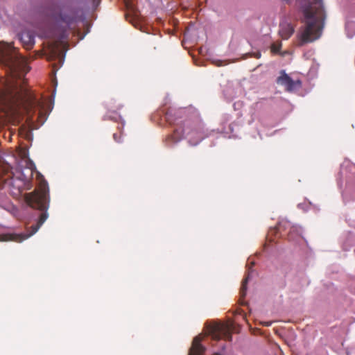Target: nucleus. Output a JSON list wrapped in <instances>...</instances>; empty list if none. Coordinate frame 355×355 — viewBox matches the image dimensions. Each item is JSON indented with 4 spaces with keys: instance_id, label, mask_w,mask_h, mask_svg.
Instances as JSON below:
<instances>
[{
    "instance_id": "a211bd4d",
    "label": "nucleus",
    "mask_w": 355,
    "mask_h": 355,
    "mask_svg": "<svg viewBox=\"0 0 355 355\" xmlns=\"http://www.w3.org/2000/svg\"><path fill=\"white\" fill-rule=\"evenodd\" d=\"M268 100L266 98H264L261 101H259V102H257L255 103L254 104V106L258 108V107H261L262 103L264 102V101H267Z\"/></svg>"
},
{
    "instance_id": "a878e982",
    "label": "nucleus",
    "mask_w": 355,
    "mask_h": 355,
    "mask_svg": "<svg viewBox=\"0 0 355 355\" xmlns=\"http://www.w3.org/2000/svg\"><path fill=\"white\" fill-rule=\"evenodd\" d=\"M121 107H122V105H121L116 106V108L118 110L121 109Z\"/></svg>"
},
{
    "instance_id": "f03ea898",
    "label": "nucleus",
    "mask_w": 355,
    "mask_h": 355,
    "mask_svg": "<svg viewBox=\"0 0 355 355\" xmlns=\"http://www.w3.org/2000/svg\"><path fill=\"white\" fill-rule=\"evenodd\" d=\"M33 168L35 169V166L33 163H31L29 176L25 174L24 168L22 167L16 168L12 177L6 182L10 194L15 198L21 199L32 209L31 219L34 223L28 228L26 233L19 235V241H22L35 234L49 217L47 211L50 198L47 182H44L40 191L26 193L33 187L31 180Z\"/></svg>"
},
{
    "instance_id": "c85d7f7f",
    "label": "nucleus",
    "mask_w": 355,
    "mask_h": 355,
    "mask_svg": "<svg viewBox=\"0 0 355 355\" xmlns=\"http://www.w3.org/2000/svg\"><path fill=\"white\" fill-rule=\"evenodd\" d=\"M96 0H94V1L95 2Z\"/></svg>"
},
{
    "instance_id": "6ab92c4d",
    "label": "nucleus",
    "mask_w": 355,
    "mask_h": 355,
    "mask_svg": "<svg viewBox=\"0 0 355 355\" xmlns=\"http://www.w3.org/2000/svg\"><path fill=\"white\" fill-rule=\"evenodd\" d=\"M212 338L215 340H220L221 337L220 335L216 333H214L212 335Z\"/></svg>"
},
{
    "instance_id": "7ed1b4c3",
    "label": "nucleus",
    "mask_w": 355,
    "mask_h": 355,
    "mask_svg": "<svg viewBox=\"0 0 355 355\" xmlns=\"http://www.w3.org/2000/svg\"><path fill=\"white\" fill-rule=\"evenodd\" d=\"M51 17L55 22L64 23L65 26L60 28L58 38L66 40L68 37L67 29L70 28L73 23L83 21L85 17L81 18L80 13L81 8L75 6L73 0H64L60 6H51L49 8Z\"/></svg>"
},
{
    "instance_id": "bb28decb",
    "label": "nucleus",
    "mask_w": 355,
    "mask_h": 355,
    "mask_svg": "<svg viewBox=\"0 0 355 355\" xmlns=\"http://www.w3.org/2000/svg\"><path fill=\"white\" fill-rule=\"evenodd\" d=\"M272 50H273L274 51H277V49H276L274 46H273V48H272Z\"/></svg>"
},
{
    "instance_id": "0eeeda50",
    "label": "nucleus",
    "mask_w": 355,
    "mask_h": 355,
    "mask_svg": "<svg viewBox=\"0 0 355 355\" xmlns=\"http://www.w3.org/2000/svg\"><path fill=\"white\" fill-rule=\"evenodd\" d=\"M19 40L28 47H32L35 42V34L32 30L24 29L17 34Z\"/></svg>"
},
{
    "instance_id": "aec40b11",
    "label": "nucleus",
    "mask_w": 355,
    "mask_h": 355,
    "mask_svg": "<svg viewBox=\"0 0 355 355\" xmlns=\"http://www.w3.org/2000/svg\"><path fill=\"white\" fill-rule=\"evenodd\" d=\"M241 102H240V101H238V102H236V103H234V109H236V107H237V105H241Z\"/></svg>"
},
{
    "instance_id": "b1692460",
    "label": "nucleus",
    "mask_w": 355,
    "mask_h": 355,
    "mask_svg": "<svg viewBox=\"0 0 355 355\" xmlns=\"http://www.w3.org/2000/svg\"><path fill=\"white\" fill-rule=\"evenodd\" d=\"M282 1H283V2H284V3H287V4H288V3H291V0H282Z\"/></svg>"
},
{
    "instance_id": "39448f33",
    "label": "nucleus",
    "mask_w": 355,
    "mask_h": 355,
    "mask_svg": "<svg viewBox=\"0 0 355 355\" xmlns=\"http://www.w3.org/2000/svg\"><path fill=\"white\" fill-rule=\"evenodd\" d=\"M279 233L282 236L287 235L288 240L290 241L297 242L302 239L303 230L300 226L293 225L288 220L282 219L276 227L270 228L268 239L272 242L271 236Z\"/></svg>"
},
{
    "instance_id": "393cba45",
    "label": "nucleus",
    "mask_w": 355,
    "mask_h": 355,
    "mask_svg": "<svg viewBox=\"0 0 355 355\" xmlns=\"http://www.w3.org/2000/svg\"><path fill=\"white\" fill-rule=\"evenodd\" d=\"M225 345H223L222 347H221V349H222V352H224L225 350Z\"/></svg>"
},
{
    "instance_id": "cd10ccee",
    "label": "nucleus",
    "mask_w": 355,
    "mask_h": 355,
    "mask_svg": "<svg viewBox=\"0 0 355 355\" xmlns=\"http://www.w3.org/2000/svg\"><path fill=\"white\" fill-rule=\"evenodd\" d=\"M228 337H229L230 338H232L231 335H230V334H228Z\"/></svg>"
},
{
    "instance_id": "20e7f679",
    "label": "nucleus",
    "mask_w": 355,
    "mask_h": 355,
    "mask_svg": "<svg viewBox=\"0 0 355 355\" xmlns=\"http://www.w3.org/2000/svg\"><path fill=\"white\" fill-rule=\"evenodd\" d=\"M300 6L306 26L302 31L300 39L302 44L311 42L318 39L321 35V30L315 28L317 23L316 13L311 12L312 3L309 0H302Z\"/></svg>"
},
{
    "instance_id": "f3484780",
    "label": "nucleus",
    "mask_w": 355,
    "mask_h": 355,
    "mask_svg": "<svg viewBox=\"0 0 355 355\" xmlns=\"http://www.w3.org/2000/svg\"><path fill=\"white\" fill-rule=\"evenodd\" d=\"M31 103L35 106H38V107H42V103L40 101H37V99L33 100Z\"/></svg>"
},
{
    "instance_id": "f257e3e1",
    "label": "nucleus",
    "mask_w": 355,
    "mask_h": 355,
    "mask_svg": "<svg viewBox=\"0 0 355 355\" xmlns=\"http://www.w3.org/2000/svg\"><path fill=\"white\" fill-rule=\"evenodd\" d=\"M165 120L169 125H176L173 132L164 140L166 146L173 148L186 139L191 146H197L203 139L224 135L236 137L241 127L240 120L232 121L229 114H223L220 121V128H206L198 111L193 107H169L165 113Z\"/></svg>"
},
{
    "instance_id": "9b49d317",
    "label": "nucleus",
    "mask_w": 355,
    "mask_h": 355,
    "mask_svg": "<svg viewBox=\"0 0 355 355\" xmlns=\"http://www.w3.org/2000/svg\"><path fill=\"white\" fill-rule=\"evenodd\" d=\"M355 191V178H348L346 182V186L344 191L342 192L343 197L345 200L347 196L350 193H354Z\"/></svg>"
},
{
    "instance_id": "423d86ee",
    "label": "nucleus",
    "mask_w": 355,
    "mask_h": 355,
    "mask_svg": "<svg viewBox=\"0 0 355 355\" xmlns=\"http://www.w3.org/2000/svg\"><path fill=\"white\" fill-rule=\"evenodd\" d=\"M276 83L284 86L288 92H296L302 86V83L300 79L293 80L284 70L280 71V76L277 77Z\"/></svg>"
},
{
    "instance_id": "4468645a",
    "label": "nucleus",
    "mask_w": 355,
    "mask_h": 355,
    "mask_svg": "<svg viewBox=\"0 0 355 355\" xmlns=\"http://www.w3.org/2000/svg\"><path fill=\"white\" fill-rule=\"evenodd\" d=\"M313 3L318 6V9L319 10V12H324V5L322 0H313Z\"/></svg>"
},
{
    "instance_id": "5701e85b",
    "label": "nucleus",
    "mask_w": 355,
    "mask_h": 355,
    "mask_svg": "<svg viewBox=\"0 0 355 355\" xmlns=\"http://www.w3.org/2000/svg\"><path fill=\"white\" fill-rule=\"evenodd\" d=\"M267 327H269L272 324V322H265L264 324Z\"/></svg>"
},
{
    "instance_id": "6e6552de",
    "label": "nucleus",
    "mask_w": 355,
    "mask_h": 355,
    "mask_svg": "<svg viewBox=\"0 0 355 355\" xmlns=\"http://www.w3.org/2000/svg\"><path fill=\"white\" fill-rule=\"evenodd\" d=\"M293 33L294 28L290 22H288L286 19L280 21L279 33L282 39H288Z\"/></svg>"
},
{
    "instance_id": "2eb2a0df",
    "label": "nucleus",
    "mask_w": 355,
    "mask_h": 355,
    "mask_svg": "<svg viewBox=\"0 0 355 355\" xmlns=\"http://www.w3.org/2000/svg\"><path fill=\"white\" fill-rule=\"evenodd\" d=\"M19 209L17 207L12 205V209H11V213L15 216H17L19 215Z\"/></svg>"
},
{
    "instance_id": "9d476101",
    "label": "nucleus",
    "mask_w": 355,
    "mask_h": 355,
    "mask_svg": "<svg viewBox=\"0 0 355 355\" xmlns=\"http://www.w3.org/2000/svg\"><path fill=\"white\" fill-rule=\"evenodd\" d=\"M102 120L103 121L110 120V121H113L114 122H117V121H120L121 123V126H119L118 129L121 132H122V130L123 129V128L125 126L124 119L121 117V116L118 112H116L115 111L107 112V113L103 116Z\"/></svg>"
},
{
    "instance_id": "4be33fe9",
    "label": "nucleus",
    "mask_w": 355,
    "mask_h": 355,
    "mask_svg": "<svg viewBox=\"0 0 355 355\" xmlns=\"http://www.w3.org/2000/svg\"><path fill=\"white\" fill-rule=\"evenodd\" d=\"M342 184H343V183H342L341 180H338V185L340 189L342 188Z\"/></svg>"
},
{
    "instance_id": "ddd939ff",
    "label": "nucleus",
    "mask_w": 355,
    "mask_h": 355,
    "mask_svg": "<svg viewBox=\"0 0 355 355\" xmlns=\"http://www.w3.org/2000/svg\"><path fill=\"white\" fill-rule=\"evenodd\" d=\"M309 205H312V203L310 201L309 202V204L306 202L299 203L297 205V207L300 209H302L304 211H308L309 209Z\"/></svg>"
},
{
    "instance_id": "1a4fd4ad",
    "label": "nucleus",
    "mask_w": 355,
    "mask_h": 355,
    "mask_svg": "<svg viewBox=\"0 0 355 355\" xmlns=\"http://www.w3.org/2000/svg\"><path fill=\"white\" fill-rule=\"evenodd\" d=\"M254 265V261H250V259L248 260L247 267L248 268V272L245 279L242 282L241 288V295L243 297L245 296L247 293V284L248 282L252 279V274L254 273V270L251 269V267Z\"/></svg>"
},
{
    "instance_id": "f8f14e48",
    "label": "nucleus",
    "mask_w": 355,
    "mask_h": 355,
    "mask_svg": "<svg viewBox=\"0 0 355 355\" xmlns=\"http://www.w3.org/2000/svg\"><path fill=\"white\" fill-rule=\"evenodd\" d=\"M345 32L347 37L352 38L355 35V22L349 21L345 24Z\"/></svg>"
},
{
    "instance_id": "412c9836",
    "label": "nucleus",
    "mask_w": 355,
    "mask_h": 355,
    "mask_svg": "<svg viewBox=\"0 0 355 355\" xmlns=\"http://www.w3.org/2000/svg\"><path fill=\"white\" fill-rule=\"evenodd\" d=\"M241 102H240V101H238V102H236V103H234V109H236V107H237V105H241Z\"/></svg>"
},
{
    "instance_id": "dca6fc26",
    "label": "nucleus",
    "mask_w": 355,
    "mask_h": 355,
    "mask_svg": "<svg viewBox=\"0 0 355 355\" xmlns=\"http://www.w3.org/2000/svg\"><path fill=\"white\" fill-rule=\"evenodd\" d=\"M113 139L118 143H121L122 141L121 135H119L117 133L113 134Z\"/></svg>"
}]
</instances>
